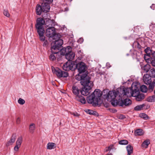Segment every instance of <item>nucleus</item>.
<instances>
[{
  "mask_svg": "<svg viewBox=\"0 0 155 155\" xmlns=\"http://www.w3.org/2000/svg\"><path fill=\"white\" fill-rule=\"evenodd\" d=\"M140 86L137 83L133 84L130 87L124 88L122 92L123 96L125 95L127 97L130 96L135 97L136 100L140 101L144 98V95L143 94H140Z\"/></svg>",
  "mask_w": 155,
  "mask_h": 155,
  "instance_id": "nucleus-1",
  "label": "nucleus"
},
{
  "mask_svg": "<svg viewBox=\"0 0 155 155\" xmlns=\"http://www.w3.org/2000/svg\"><path fill=\"white\" fill-rule=\"evenodd\" d=\"M87 74H84L81 75V83L84 86L82 90L80 91L82 95L87 96L89 94V91L93 86V83L90 81L89 78H87Z\"/></svg>",
  "mask_w": 155,
  "mask_h": 155,
  "instance_id": "nucleus-2",
  "label": "nucleus"
},
{
  "mask_svg": "<svg viewBox=\"0 0 155 155\" xmlns=\"http://www.w3.org/2000/svg\"><path fill=\"white\" fill-rule=\"evenodd\" d=\"M63 44V41L61 39H59L53 42L51 48L52 54L49 56L50 59L52 61H54L56 59L57 55L59 54L60 48Z\"/></svg>",
  "mask_w": 155,
  "mask_h": 155,
  "instance_id": "nucleus-3",
  "label": "nucleus"
},
{
  "mask_svg": "<svg viewBox=\"0 0 155 155\" xmlns=\"http://www.w3.org/2000/svg\"><path fill=\"white\" fill-rule=\"evenodd\" d=\"M102 94V92L100 90H95L91 95L87 97V102L92 104L94 106L98 105L99 101H101Z\"/></svg>",
  "mask_w": 155,
  "mask_h": 155,
  "instance_id": "nucleus-4",
  "label": "nucleus"
},
{
  "mask_svg": "<svg viewBox=\"0 0 155 155\" xmlns=\"http://www.w3.org/2000/svg\"><path fill=\"white\" fill-rule=\"evenodd\" d=\"M45 21L41 18H38L36 20V24L35 25L36 29L37 30L39 38L41 41L45 40V37L44 36L45 30L43 27V25Z\"/></svg>",
  "mask_w": 155,
  "mask_h": 155,
  "instance_id": "nucleus-5",
  "label": "nucleus"
},
{
  "mask_svg": "<svg viewBox=\"0 0 155 155\" xmlns=\"http://www.w3.org/2000/svg\"><path fill=\"white\" fill-rule=\"evenodd\" d=\"M119 93L118 91H109L106 95L105 98L108 101L111 102V104L114 106H116L117 105L118 101L116 99V97Z\"/></svg>",
  "mask_w": 155,
  "mask_h": 155,
  "instance_id": "nucleus-6",
  "label": "nucleus"
},
{
  "mask_svg": "<svg viewBox=\"0 0 155 155\" xmlns=\"http://www.w3.org/2000/svg\"><path fill=\"white\" fill-rule=\"evenodd\" d=\"M52 72L55 74L58 77L60 78L61 77H67L68 76V73L65 71H62L60 69L52 67Z\"/></svg>",
  "mask_w": 155,
  "mask_h": 155,
  "instance_id": "nucleus-7",
  "label": "nucleus"
},
{
  "mask_svg": "<svg viewBox=\"0 0 155 155\" xmlns=\"http://www.w3.org/2000/svg\"><path fill=\"white\" fill-rule=\"evenodd\" d=\"M45 34L48 37H53L56 34V32L54 27L48 28L46 31Z\"/></svg>",
  "mask_w": 155,
  "mask_h": 155,
  "instance_id": "nucleus-8",
  "label": "nucleus"
},
{
  "mask_svg": "<svg viewBox=\"0 0 155 155\" xmlns=\"http://www.w3.org/2000/svg\"><path fill=\"white\" fill-rule=\"evenodd\" d=\"M74 64L73 61H68L64 64L63 68L65 71H69L73 68Z\"/></svg>",
  "mask_w": 155,
  "mask_h": 155,
  "instance_id": "nucleus-9",
  "label": "nucleus"
},
{
  "mask_svg": "<svg viewBox=\"0 0 155 155\" xmlns=\"http://www.w3.org/2000/svg\"><path fill=\"white\" fill-rule=\"evenodd\" d=\"M76 68L79 73L84 72L85 71L86 66L84 63L81 62L76 64Z\"/></svg>",
  "mask_w": 155,
  "mask_h": 155,
  "instance_id": "nucleus-10",
  "label": "nucleus"
},
{
  "mask_svg": "<svg viewBox=\"0 0 155 155\" xmlns=\"http://www.w3.org/2000/svg\"><path fill=\"white\" fill-rule=\"evenodd\" d=\"M22 141V137L21 136L18 138L16 141V145L14 147V150L15 151H18L19 148L21 146Z\"/></svg>",
  "mask_w": 155,
  "mask_h": 155,
  "instance_id": "nucleus-11",
  "label": "nucleus"
},
{
  "mask_svg": "<svg viewBox=\"0 0 155 155\" xmlns=\"http://www.w3.org/2000/svg\"><path fill=\"white\" fill-rule=\"evenodd\" d=\"M45 27H54L55 25L54 21L49 19H46L45 20Z\"/></svg>",
  "mask_w": 155,
  "mask_h": 155,
  "instance_id": "nucleus-12",
  "label": "nucleus"
},
{
  "mask_svg": "<svg viewBox=\"0 0 155 155\" xmlns=\"http://www.w3.org/2000/svg\"><path fill=\"white\" fill-rule=\"evenodd\" d=\"M41 6L44 12L47 13L48 12H49L50 8L49 4L43 2Z\"/></svg>",
  "mask_w": 155,
  "mask_h": 155,
  "instance_id": "nucleus-13",
  "label": "nucleus"
},
{
  "mask_svg": "<svg viewBox=\"0 0 155 155\" xmlns=\"http://www.w3.org/2000/svg\"><path fill=\"white\" fill-rule=\"evenodd\" d=\"M131 103V101L128 98H126L123 100H122L120 103V105L121 106H123L124 105L127 106Z\"/></svg>",
  "mask_w": 155,
  "mask_h": 155,
  "instance_id": "nucleus-14",
  "label": "nucleus"
},
{
  "mask_svg": "<svg viewBox=\"0 0 155 155\" xmlns=\"http://www.w3.org/2000/svg\"><path fill=\"white\" fill-rule=\"evenodd\" d=\"M16 138V135L15 134H13L11 139L6 144V146L8 147L10 145H12L15 142Z\"/></svg>",
  "mask_w": 155,
  "mask_h": 155,
  "instance_id": "nucleus-15",
  "label": "nucleus"
},
{
  "mask_svg": "<svg viewBox=\"0 0 155 155\" xmlns=\"http://www.w3.org/2000/svg\"><path fill=\"white\" fill-rule=\"evenodd\" d=\"M80 91V90L78 89V87L74 85L72 87V92L73 94L75 95L76 96H79Z\"/></svg>",
  "mask_w": 155,
  "mask_h": 155,
  "instance_id": "nucleus-16",
  "label": "nucleus"
},
{
  "mask_svg": "<svg viewBox=\"0 0 155 155\" xmlns=\"http://www.w3.org/2000/svg\"><path fill=\"white\" fill-rule=\"evenodd\" d=\"M150 77L149 75L148 74L144 75L143 78V80L145 84H148L151 82V80Z\"/></svg>",
  "mask_w": 155,
  "mask_h": 155,
  "instance_id": "nucleus-17",
  "label": "nucleus"
},
{
  "mask_svg": "<svg viewBox=\"0 0 155 155\" xmlns=\"http://www.w3.org/2000/svg\"><path fill=\"white\" fill-rule=\"evenodd\" d=\"M75 54L74 53L71 52L68 54H67L66 56V58L68 61H72L73 60L75 57Z\"/></svg>",
  "mask_w": 155,
  "mask_h": 155,
  "instance_id": "nucleus-18",
  "label": "nucleus"
},
{
  "mask_svg": "<svg viewBox=\"0 0 155 155\" xmlns=\"http://www.w3.org/2000/svg\"><path fill=\"white\" fill-rule=\"evenodd\" d=\"M41 6L39 5H37L36 7V12L37 15H40L41 14V13L44 12L43 10L42 9Z\"/></svg>",
  "mask_w": 155,
  "mask_h": 155,
  "instance_id": "nucleus-19",
  "label": "nucleus"
},
{
  "mask_svg": "<svg viewBox=\"0 0 155 155\" xmlns=\"http://www.w3.org/2000/svg\"><path fill=\"white\" fill-rule=\"evenodd\" d=\"M75 99L78 101L80 102L83 104H85L86 103V101L85 98L79 95L76 96Z\"/></svg>",
  "mask_w": 155,
  "mask_h": 155,
  "instance_id": "nucleus-20",
  "label": "nucleus"
},
{
  "mask_svg": "<svg viewBox=\"0 0 155 155\" xmlns=\"http://www.w3.org/2000/svg\"><path fill=\"white\" fill-rule=\"evenodd\" d=\"M56 147V144L52 142H49L47 145V149L49 150H51L55 148Z\"/></svg>",
  "mask_w": 155,
  "mask_h": 155,
  "instance_id": "nucleus-21",
  "label": "nucleus"
},
{
  "mask_svg": "<svg viewBox=\"0 0 155 155\" xmlns=\"http://www.w3.org/2000/svg\"><path fill=\"white\" fill-rule=\"evenodd\" d=\"M126 149L128 155H130L133 153V148L130 145H128L126 147Z\"/></svg>",
  "mask_w": 155,
  "mask_h": 155,
  "instance_id": "nucleus-22",
  "label": "nucleus"
},
{
  "mask_svg": "<svg viewBox=\"0 0 155 155\" xmlns=\"http://www.w3.org/2000/svg\"><path fill=\"white\" fill-rule=\"evenodd\" d=\"M150 140L148 139L146 140L143 143L142 146L143 148H147L148 145L150 144Z\"/></svg>",
  "mask_w": 155,
  "mask_h": 155,
  "instance_id": "nucleus-23",
  "label": "nucleus"
},
{
  "mask_svg": "<svg viewBox=\"0 0 155 155\" xmlns=\"http://www.w3.org/2000/svg\"><path fill=\"white\" fill-rule=\"evenodd\" d=\"M149 85L148 87V90L150 92L152 91L155 87V83L154 82H150L149 84H148Z\"/></svg>",
  "mask_w": 155,
  "mask_h": 155,
  "instance_id": "nucleus-24",
  "label": "nucleus"
},
{
  "mask_svg": "<svg viewBox=\"0 0 155 155\" xmlns=\"http://www.w3.org/2000/svg\"><path fill=\"white\" fill-rule=\"evenodd\" d=\"M135 133L136 135L141 136L143 134L144 132L143 130L141 129L137 130Z\"/></svg>",
  "mask_w": 155,
  "mask_h": 155,
  "instance_id": "nucleus-25",
  "label": "nucleus"
},
{
  "mask_svg": "<svg viewBox=\"0 0 155 155\" xmlns=\"http://www.w3.org/2000/svg\"><path fill=\"white\" fill-rule=\"evenodd\" d=\"M149 75L150 77L155 78V69L153 68L150 69Z\"/></svg>",
  "mask_w": 155,
  "mask_h": 155,
  "instance_id": "nucleus-26",
  "label": "nucleus"
},
{
  "mask_svg": "<svg viewBox=\"0 0 155 155\" xmlns=\"http://www.w3.org/2000/svg\"><path fill=\"white\" fill-rule=\"evenodd\" d=\"M150 66L149 64H147L144 65L142 68L144 71L146 72H147L150 69Z\"/></svg>",
  "mask_w": 155,
  "mask_h": 155,
  "instance_id": "nucleus-27",
  "label": "nucleus"
},
{
  "mask_svg": "<svg viewBox=\"0 0 155 155\" xmlns=\"http://www.w3.org/2000/svg\"><path fill=\"white\" fill-rule=\"evenodd\" d=\"M140 86L139 89H140L141 91L143 92H146L147 89V86L145 85H142L140 86Z\"/></svg>",
  "mask_w": 155,
  "mask_h": 155,
  "instance_id": "nucleus-28",
  "label": "nucleus"
},
{
  "mask_svg": "<svg viewBox=\"0 0 155 155\" xmlns=\"http://www.w3.org/2000/svg\"><path fill=\"white\" fill-rule=\"evenodd\" d=\"M62 46H61V47L60 48V49L59 50V54H61L63 55H64L66 56V53L65 50V48H63L62 49L61 48L62 47Z\"/></svg>",
  "mask_w": 155,
  "mask_h": 155,
  "instance_id": "nucleus-29",
  "label": "nucleus"
},
{
  "mask_svg": "<svg viewBox=\"0 0 155 155\" xmlns=\"http://www.w3.org/2000/svg\"><path fill=\"white\" fill-rule=\"evenodd\" d=\"M35 125L34 124H30L29 127V131L31 133H33L35 130Z\"/></svg>",
  "mask_w": 155,
  "mask_h": 155,
  "instance_id": "nucleus-30",
  "label": "nucleus"
},
{
  "mask_svg": "<svg viewBox=\"0 0 155 155\" xmlns=\"http://www.w3.org/2000/svg\"><path fill=\"white\" fill-rule=\"evenodd\" d=\"M145 106L144 104L137 106L134 107V109L135 110L137 111L141 110L143 109V108Z\"/></svg>",
  "mask_w": 155,
  "mask_h": 155,
  "instance_id": "nucleus-31",
  "label": "nucleus"
},
{
  "mask_svg": "<svg viewBox=\"0 0 155 155\" xmlns=\"http://www.w3.org/2000/svg\"><path fill=\"white\" fill-rule=\"evenodd\" d=\"M86 112L87 114L91 115H96L97 113L96 111H94L91 110H87L85 111Z\"/></svg>",
  "mask_w": 155,
  "mask_h": 155,
  "instance_id": "nucleus-32",
  "label": "nucleus"
},
{
  "mask_svg": "<svg viewBox=\"0 0 155 155\" xmlns=\"http://www.w3.org/2000/svg\"><path fill=\"white\" fill-rule=\"evenodd\" d=\"M155 100V95L149 97L147 99V101L148 102H152Z\"/></svg>",
  "mask_w": 155,
  "mask_h": 155,
  "instance_id": "nucleus-33",
  "label": "nucleus"
},
{
  "mask_svg": "<svg viewBox=\"0 0 155 155\" xmlns=\"http://www.w3.org/2000/svg\"><path fill=\"white\" fill-rule=\"evenodd\" d=\"M65 50L66 52V56L67 54H68L72 51V48L70 46H68L67 48H65Z\"/></svg>",
  "mask_w": 155,
  "mask_h": 155,
  "instance_id": "nucleus-34",
  "label": "nucleus"
},
{
  "mask_svg": "<svg viewBox=\"0 0 155 155\" xmlns=\"http://www.w3.org/2000/svg\"><path fill=\"white\" fill-rule=\"evenodd\" d=\"M144 59L146 60V61L148 63H149V62L150 61V56L149 55L147 54H144Z\"/></svg>",
  "mask_w": 155,
  "mask_h": 155,
  "instance_id": "nucleus-35",
  "label": "nucleus"
},
{
  "mask_svg": "<svg viewBox=\"0 0 155 155\" xmlns=\"http://www.w3.org/2000/svg\"><path fill=\"white\" fill-rule=\"evenodd\" d=\"M150 30L153 31H155V24L153 23H151L149 26Z\"/></svg>",
  "mask_w": 155,
  "mask_h": 155,
  "instance_id": "nucleus-36",
  "label": "nucleus"
},
{
  "mask_svg": "<svg viewBox=\"0 0 155 155\" xmlns=\"http://www.w3.org/2000/svg\"><path fill=\"white\" fill-rule=\"evenodd\" d=\"M128 142L126 140H122L119 141V143L120 145H127L128 144Z\"/></svg>",
  "mask_w": 155,
  "mask_h": 155,
  "instance_id": "nucleus-37",
  "label": "nucleus"
},
{
  "mask_svg": "<svg viewBox=\"0 0 155 155\" xmlns=\"http://www.w3.org/2000/svg\"><path fill=\"white\" fill-rule=\"evenodd\" d=\"M150 59H155V51H152L150 54H149Z\"/></svg>",
  "mask_w": 155,
  "mask_h": 155,
  "instance_id": "nucleus-38",
  "label": "nucleus"
},
{
  "mask_svg": "<svg viewBox=\"0 0 155 155\" xmlns=\"http://www.w3.org/2000/svg\"><path fill=\"white\" fill-rule=\"evenodd\" d=\"M140 116L145 120H147L149 118L148 116L145 113H143L140 115Z\"/></svg>",
  "mask_w": 155,
  "mask_h": 155,
  "instance_id": "nucleus-39",
  "label": "nucleus"
},
{
  "mask_svg": "<svg viewBox=\"0 0 155 155\" xmlns=\"http://www.w3.org/2000/svg\"><path fill=\"white\" fill-rule=\"evenodd\" d=\"M134 45H135V48L140 49L141 48V46L140 45L139 43L137 41L134 42Z\"/></svg>",
  "mask_w": 155,
  "mask_h": 155,
  "instance_id": "nucleus-40",
  "label": "nucleus"
},
{
  "mask_svg": "<svg viewBox=\"0 0 155 155\" xmlns=\"http://www.w3.org/2000/svg\"><path fill=\"white\" fill-rule=\"evenodd\" d=\"M144 51L146 53V54L149 55L152 50H151L150 48L148 47L145 49Z\"/></svg>",
  "mask_w": 155,
  "mask_h": 155,
  "instance_id": "nucleus-41",
  "label": "nucleus"
},
{
  "mask_svg": "<svg viewBox=\"0 0 155 155\" xmlns=\"http://www.w3.org/2000/svg\"><path fill=\"white\" fill-rule=\"evenodd\" d=\"M18 102L19 104L23 105L25 103V101L24 99L21 98H19L18 100Z\"/></svg>",
  "mask_w": 155,
  "mask_h": 155,
  "instance_id": "nucleus-42",
  "label": "nucleus"
},
{
  "mask_svg": "<svg viewBox=\"0 0 155 155\" xmlns=\"http://www.w3.org/2000/svg\"><path fill=\"white\" fill-rule=\"evenodd\" d=\"M3 14L5 16L8 17H10V14L7 10H4L3 12Z\"/></svg>",
  "mask_w": 155,
  "mask_h": 155,
  "instance_id": "nucleus-43",
  "label": "nucleus"
},
{
  "mask_svg": "<svg viewBox=\"0 0 155 155\" xmlns=\"http://www.w3.org/2000/svg\"><path fill=\"white\" fill-rule=\"evenodd\" d=\"M149 63L151 64L153 66L155 67V59H151Z\"/></svg>",
  "mask_w": 155,
  "mask_h": 155,
  "instance_id": "nucleus-44",
  "label": "nucleus"
},
{
  "mask_svg": "<svg viewBox=\"0 0 155 155\" xmlns=\"http://www.w3.org/2000/svg\"><path fill=\"white\" fill-rule=\"evenodd\" d=\"M53 0H43V2L50 4L52 2Z\"/></svg>",
  "mask_w": 155,
  "mask_h": 155,
  "instance_id": "nucleus-45",
  "label": "nucleus"
},
{
  "mask_svg": "<svg viewBox=\"0 0 155 155\" xmlns=\"http://www.w3.org/2000/svg\"><path fill=\"white\" fill-rule=\"evenodd\" d=\"M71 114L74 116L77 117H78L80 116V114L77 112L72 113H71Z\"/></svg>",
  "mask_w": 155,
  "mask_h": 155,
  "instance_id": "nucleus-46",
  "label": "nucleus"
},
{
  "mask_svg": "<svg viewBox=\"0 0 155 155\" xmlns=\"http://www.w3.org/2000/svg\"><path fill=\"white\" fill-rule=\"evenodd\" d=\"M45 40L43 41H44V42L43 43V46H47L48 44V41L47 40L45 41Z\"/></svg>",
  "mask_w": 155,
  "mask_h": 155,
  "instance_id": "nucleus-47",
  "label": "nucleus"
},
{
  "mask_svg": "<svg viewBox=\"0 0 155 155\" xmlns=\"http://www.w3.org/2000/svg\"><path fill=\"white\" fill-rule=\"evenodd\" d=\"M21 121L20 118L19 117L17 118L16 120V123L17 124H19Z\"/></svg>",
  "mask_w": 155,
  "mask_h": 155,
  "instance_id": "nucleus-48",
  "label": "nucleus"
},
{
  "mask_svg": "<svg viewBox=\"0 0 155 155\" xmlns=\"http://www.w3.org/2000/svg\"><path fill=\"white\" fill-rule=\"evenodd\" d=\"M125 118V117L123 115H121L119 116V118L120 119H123Z\"/></svg>",
  "mask_w": 155,
  "mask_h": 155,
  "instance_id": "nucleus-49",
  "label": "nucleus"
},
{
  "mask_svg": "<svg viewBox=\"0 0 155 155\" xmlns=\"http://www.w3.org/2000/svg\"><path fill=\"white\" fill-rule=\"evenodd\" d=\"M83 41V39L82 38H80L79 40L78 41L80 43H82Z\"/></svg>",
  "mask_w": 155,
  "mask_h": 155,
  "instance_id": "nucleus-50",
  "label": "nucleus"
},
{
  "mask_svg": "<svg viewBox=\"0 0 155 155\" xmlns=\"http://www.w3.org/2000/svg\"><path fill=\"white\" fill-rule=\"evenodd\" d=\"M155 7V5L153 4L151 6L150 8L152 9H154V8Z\"/></svg>",
  "mask_w": 155,
  "mask_h": 155,
  "instance_id": "nucleus-51",
  "label": "nucleus"
},
{
  "mask_svg": "<svg viewBox=\"0 0 155 155\" xmlns=\"http://www.w3.org/2000/svg\"><path fill=\"white\" fill-rule=\"evenodd\" d=\"M108 150H110L111 149V148L110 147V146L108 147Z\"/></svg>",
  "mask_w": 155,
  "mask_h": 155,
  "instance_id": "nucleus-52",
  "label": "nucleus"
},
{
  "mask_svg": "<svg viewBox=\"0 0 155 155\" xmlns=\"http://www.w3.org/2000/svg\"><path fill=\"white\" fill-rule=\"evenodd\" d=\"M154 95H155V90L154 91Z\"/></svg>",
  "mask_w": 155,
  "mask_h": 155,
  "instance_id": "nucleus-53",
  "label": "nucleus"
},
{
  "mask_svg": "<svg viewBox=\"0 0 155 155\" xmlns=\"http://www.w3.org/2000/svg\"><path fill=\"white\" fill-rule=\"evenodd\" d=\"M32 24L31 25V26H32Z\"/></svg>",
  "mask_w": 155,
  "mask_h": 155,
  "instance_id": "nucleus-54",
  "label": "nucleus"
},
{
  "mask_svg": "<svg viewBox=\"0 0 155 155\" xmlns=\"http://www.w3.org/2000/svg\"><path fill=\"white\" fill-rule=\"evenodd\" d=\"M32 24L31 25V26H32Z\"/></svg>",
  "mask_w": 155,
  "mask_h": 155,
  "instance_id": "nucleus-55",
  "label": "nucleus"
}]
</instances>
